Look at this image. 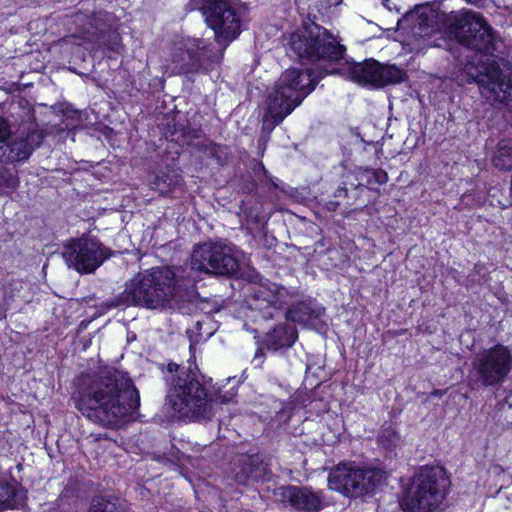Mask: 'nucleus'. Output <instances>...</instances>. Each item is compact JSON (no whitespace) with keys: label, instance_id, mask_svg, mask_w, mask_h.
<instances>
[{"label":"nucleus","instance_id":"f8f14e48","mask_svg":"<svg viewBox=\"0 0 512 512\" xmlns=\"http://www.w3.org/2000/svg\"><path fill=\"white\" fill-rule=\"evenodd\" d=\"M511 371V350L507 346L496 344L474 357L470 379L479 387H496L505 381Z\"/></svg>","mask_w":512,"mask_h":512},{"label":"nucleus","instance_id":"ddd939ff","mask_svg":"<svg viewBox=\"0 0 512 512\" xmlns=\"http://www.w3.org/2000/svg\"><path fill=\"white\" fill-rule=\"evenodd\" d=\"M203 14L207 25L223 49L241 32V19L231 0H204Z\"/></svg>","mask_w":512,"mask_h":512},{"label":"nucleus","instance_id":"1a4fd4ad","mask_svg":"<svg viewBox=\"0 0 512 512\" xmlns=\"http://www.w3.org/2000/svg\"><path fill=\"white\" fill-rule=\"evenodd\" d=\"M448 485L444 468L421 467L404 490L400 505L407 512H432L442 503Z\"/></svg>","mask_w":512,"mask_h":512},{"label":"nucleus","instance_id":"c85d7f7f","mask_svg":"<svg viewBox=\"0 0 512 512\" xmlns=\"http://www.w3.org/2000/svg\"><path fill=\"white\" fill-rule=\"evenodd\" d=\"M358 180L360 182L355 186V188L361 186L362 182H365L366 185H383L388 181V175L382 169H365L359 174Z\"/></svg>","mask_w":512,"mask_h":512},{"label":"nucleus","instance_id":"9d476101","mask_svg":"<svg viewBox=\"0 0 512 512\" xmlns=\"http://www.w3.org/2000/svg\"><path fill=\"white\" fill-rule=\"evenodd\" d=\"M386 479L387 474L381 468L340 463L330 471L328 486L345 496L358 498L373 495Z\"/></svg>","mask_w":512,"mask_h":512},{"label":"nucleus","instance_id":"cd10ccee","mask_svg":"<svg viewBox=\"0 0 512 512\" xmlns=\"http://www.w3.org/2000/svg\"><path fill=\"white\" fill-rule=\"evenodd\" d=\"M19 186L18 171L0 165V195L11 194Z\"/></svg>","mask_w":512,"mask_h":512},{"label":"nucleus","instance_id":"58836bf2","mask_svg":"<svg viewBox=\"0 0 512 512\" xmlns=\"http://www.w3.org/2000/svg\"><path fill=\"white\" fill-rule=\"evenodd\" d=\"M345 63H346V64H348V65H350V64H351V63H349V61H348V60H345ZM348 67H349V66H347V68H348Z\"/></svg>","mask_w":512,"mask_h":512},{"label":"nucleus","instance_id":"2eb2a0df","mask_svg":"<svg viewBox=\"0 0 512 512\" xmlns=\"http://www.w3.org/2000/svg\"><path fill=\"white\" fill-rule=\"evenodd\" d=\"M81 37L109 52L120 53L121 37L114 24V18L107 12H98L87 16L80 28Z\"/></svg>","mask_w":512,"mask_h":512},{"label":"nucleus","instance_id":"b1692460","mask_svg":"<svg viewBox=\"0 0 512 512\" xmlns=\"http://www.w3.org/2000/svg\"><path fill=\"white\" fill-rule=\"evenodd\" d=\"M87 512H126V507L114 495H99L92 499Z\"/></svg>","mask_w":512,"mask_h":512},{"label":"nucleus","instance_id":"0eeeda50","mask_svg":"<svg viewBox=\"0 0 512 512\" xmlns=\"http://www.w3.org/2000/svg\"><path fill=\"white\" fill-rule=\"evenodd\" d=\"M463 77L476 83L481 95L494 105L512 111V69L502 61L480 59L466 63Z\"/></svg>","mask_w":512,"mask_h":512},{"label":"nucleus","instance_id":"f03ea898","mask_svg":"<svg viewBox=\"0 0 512 512\" xmlns=\"http://www.w3.org/2000/svg\"><path fill=\"white\" fill-rule=\"evenodd\" d=\"M414 24L412 33L422 39L426 47L448 49L450 41L458 42L476 52L491 55L496 50V36L492 27L477 12L445 14L430 5H420L410 14Z\"/></svg>","mask_w":512,"mask_h":512},{"label":"nucleus","instance_id":"c9c22d12","mask_svg":"<svg viewBox=\"0 0 512 512\" xmlns=\"http://www.w3.org/2000/svg\"><path fill=\"white\" fill-rule=\"evenodd\" d=\"M465 1L470 4H478L481 0H465Z\"/></svg>","mask_w":512,"mask_h":512},{"label":"nucleus","instance_id":"4468645a","mask_svg":"<svg viewBox=\"0 0 512 512\" xmlns=\"http://www.w3.org/2000/svg\"><path fill=\"white\" fill-rule=\"evenodd\" d=\"M62 255L68 267L79 273L94 272L109 257L107 248L87 237L71 240L64 246Z\"/></svg>","mask_w":512,"mask_h":512},{"label":"nucleus","instance_id":"7c9ffc66","mask_svg":"<svg viewBox=\"0 0 512 512\" xmlns=\"http://www.w3.org/2000/svg\"><path fill=\"white\" fill-rule=\"evenodd\" d=\"M11 136V128L10 124L6 119L0 117V145H4L5 142Z\"/></svg>","mask_w":512,"mask_h":512},{"label":"nucleus","instance_id":"4be33fe9","mask_svg":"<svg viewBox=\"0 0 512 512\" xmlns=\"http://www.w3.org/2000/svg\"><path fill=\"white\" fill-rule=\"evenodd\" d=\"M297 336V330L292 324L281 323L267 332L264 345L268 350L276 352L280 349L291 347L295 343Z\"/></svg>","mask_w":512,"mask_h":512},{"label":"nucleus","instance_id":"ea45409f","mask_svg":"<svg viewBox=\"0 0 512 512\" xmlns=\"http://www.w3.org/2000/svg\"><path fill=\"white\" fill-rule=\"evenodd\" d=\"M345 63H346V64H348V65H350V64H351V63H349V61H348V60H345ZM348 67H349V66H347V68H348Z\"/></svg>","mask_w":512,"mask_h":512},{"label":"nucleus","instance_id":"bb28decb","mask_svg":"<svg viewBox=\"0 0 512 512\" xmlns=\"http://www.w3.org/2000/svg\"><path fill=\"white\" fill-rule=\"evenodd\" d=\"M492 163L500 170L509 171L512 169V145L508 141L502 140L499 142L492 157Z\"/></svg>","mask_w":512,"mask_h":512},{"label":"nucleus","instance_id":"393cba45","mask_svg":"<svg viewBox=\"0 0 512 512\" xmlns=\"http://www.w3.org/2000/svg\"><path fill=\"white\" fill-rule=\"evenodd\" d=\"M23 503V493L0 479V510L18 508Z\"/></svg>","mask_w":512,"mask_h":512},{"label":"nucleus","instance_id":"6e6552de","mask_svg":"<svg viewBox=\"0 0 512 512\" xmlns=\"http://www.w3.org/2000/svg\"><path fill=\"white\" fill-rule=\"evenodd\" d=\"M288 53L308 62L339 63L344 60L346 47L326 28L310 23L290 34Z\"/></svg>","mask_w":512,"mask_h":512},{"label":"nucleus","instance_id":"39448f33","mask_svg":"<svg viewBox=\"0 0 512 512\" xmlns=\"http://www.w3.org/2000/svg\"><path fill=\"white\" fill-rule=\"evenodd\" d=\"M316 83L310 70L291 68L283 72L267 94L262 130L271 133L314 90Z\"/></svg>","mask_w":512,"mask_h":512},{"label":"nucleus","instance_id":"e433bc0d","mask_svg":"<svg viewBox=\"0 0 512 512\" xmlns=\"http://www.w3.org/2000/svg\"><path fill=\"white\" fill-rule=\"evenodd\" d=\"M330 205H331V206L329 207L330 209H335V206L337 205V203H335V202H330Z\"/></svg>","mask_w":512,"mask_h":512},{"label":"nucleus","instance_id":"4c0bfd02","mask_svg":"<svg viewBox=\"0 0 512 512\" xmlns=\"http://www.w3.org/2000/svg\"><path fill=\"white\" fill-rule=\"evenodd\" d=\"M260 169H261L264 173H266V169H265V167H264L262 164H260Z\"/></svg>","mask_w":512,"mask_h":512},{"label":"nucleus","instance_id":"c756f323","mask_svg":"<svg viewBox=\"0 0 512 512\" xmlns=\"http://www.w3.org/2000/svg\"><path fill=\"white\" fill-rule=\"evenodd\" d=\"M399 433L391 426H383L378 436V442L385 448L391 449L400 443Z\"/></svg>","mask_w":512,"mask_h":512},{"label":"nucleus","instance_id":"f3484780","mask_svg":"<svg viewBox=\"0 0 512 512\" xmlns=\"http://www.w3.org/2000/svg\"><path fill=\"white\" fill-rule=\"evenodd\" d=\"M273 495L284 506L298 512H319L327 505L323 492L309 486H281Z\"/></svg>","mask_w":512,"mask_h":512},{"label":"nucleus","instance_id":"dca6fc26","mask_svg":"<svg viewBox=\"0 0 512 512\" xmlns=\"http://www.w3.org/2000/svg\"><path fill=\"white\" fill-rule=\"evenodd\" d=\"M348 78L361 85L383 87L403 81L404 72L394 65H382L374 59L352 62L348 67Z\"/></svg>","mask_w":512,"mask_h":512},{"label":"nucleus","instance_id":"6ab92c4d","mask_svg":"<svg viewBox=\"0 0 512 512\" xmlns=\"http://www.w3.org/2000/svg\"><path fill=\"white\" fill-rule=\"evenodd\" d=\"M287 290L277 284L271 283L261 285L253 294L250 307L258 310H268L264 312L265 318L274 317L271 311L281 310L286 304Z\"/></svg>","mask_w":512,"mask_h":512},{"label":"nucleus","instance_id":"9b49d317","mask_svg":"<svg viewBox=\"0 0 512 512\" xmlns=\"http://www.w3.org/2000/svg\"><path fill=\"white\" fill-rule=\"evenodd\" d=\"M187 273L195 276L198 273L213 274L219 276H232L239 270L237 249L231 243L207 242L193 250Z\"/></svg>","mask_w":512,"mask_h":512},{"label":"nucleus","instance_id":"2f4dec72","mask_svg":"<svg viewBox=\"0 0 512 512\" xmlns=\"http://www.w3.org/2000/svg\"><path fill=\"white\" fill-rule=\"evenodd\" d=\"M202 325H203V319H197L195 321V330L194 329H187V334L189 335V337L191 338L192 337V334H194L195 332L199 335V336H202Z\"/></svg>","mask_w":512,"mask_h":512},{"label":"nucleus","instance_id":"5701e85b","mask_svg":"<svg viewBox=\"0 0 512 512\" xmlns=\"http://www.w3.org/2000/svg\"><path fill=\"white\" fill-rule=\"evenodd\" d=\"M149 183L153 190L165 195L182 184V177L174 170H161L150 178Z\"/></svg>","mask_w":512,"mask_h":512},{"label":"nucleus","instance_id":"412c9836","mask_svg":"<svg viewBox=\"0 0 512 512\" xmlns=\"http://www.w3.org/2000/svg\"><path fill=\"white\" fill-rule=\"evenodd\" d=\"M204 58H210L204 40L197 39L194 41L193 47L187 49H179L173 55V63L175 64L173 73H191L197 72L203 68Z\"/></svg>","mask_w":512,"mask_h":512},{"label":"nucleus","instance_id":"72a5a7b5","mask_svg":"<svg viewBox=\"0 0 512 512\" xmlns=\"http://www.w3.org/2000/svg\"><path fill=\"white\" fill-rule=\"evenodd\" d=\"M382 4L388 9L392 10V7L390 6V0H382Z\"/></svg>","mask_w":512,"mask_h":512},{"label":"nucleus","instance_id":"aec40b11","mask_svg":"<svg viewBox=\"0 0 512 512\" xmlns=\"http://www.w3.org/2000/svg\"><path fill=\"white\" fill-rule=\"evenodd\" d=\"M233 477L238 484H246L249 481H258L269 473L267 463L259 454L241 455L233 462Z\"/></svg>","mask_w":512,"mask_h":512},{"label":"nucleus","instance_id":"a878e982","mask_svg":"<svg viewBox=\"0 0 512 512\" xmlns=\"http://www.w3.org/2000/svg\"><path fill=\"white\" fill-rule=\"evenodd\" d=\"M319 315L320 311L312 309L309 305L305 303H300L298 305L293 306L286 314L288 320L303 325H308L312 323V321L318 318Z\"/></svg>","mask_w":512,"mask_h":512},{"label":"nucleus","instance_id":"423d86ee","mask_svg":"<svg viewBox=\"0 0 512 512\" xmlns=\"http://www.w3.org/2000/svg\"><path fill=\"white\" fill-rule=\"evenodd\" d=\"M463 77L476 83L481 95L494 105L512 111V69L502 61L480 59L466 63Z\"/></svg>","mask_w":512,"mask_h":512},{"label":"nucleus","instance_id":"473e14b6","mask_svg":"<svg viewBox=\"0 0 512 512\" xmlns=\"http://www.w3.org/2000/svg\"><path fill=\"white\" fill-rule=\"evenodd\" d=\"M347 195H348V189L346 187H339L335 191L336 198L347 197Z\"/></svg>","mask_w":512,"mask_h":512},{"label":"nucleus","instance_id":"20e7f679","mask_svg":"<svg viewBox=\"0 0 512 512\" xmlns=\"http://www.w3.org/2000/svg\"><path fill=\"white\" fill-rule=\"evenodd\" d=\"M168 375L166 404L177 413L178 417L187 421H209L215 413V405L226 404L235 397L234 392L214 394L209 392L203 383V376L198 369L180 367L176 363L167 365Z\"/></svg>","mask_w":512,"mask_h":512},{"label":"nucleus","instance_id":"a211bd4d","mask_svg":"<svg viewBox=\"0 0 512 512\" xmlns=\"http://www.w3.org/2000/svg\"><path fill=\"white\" fill-rule=\"evenodd\" d=\"M44 139L43 131L33 128L26 133L21 132L4 145H0V162L15 164L25 162L38 148Z\"/></svg>","mask_w":512,"mask_h":512},{"label":"nucleus","instance_id":"f704fd0d","mask_svg":"<svg viewBox=\"0 0 512 512\" xmlns=\"http://www.w3.org/2000/svg\"><path fill=\"white\" fill-rule=\"evenodd\" d=\"M327 74H332V73H341L340 69H332L330 71H326Z\"/></svg>","mask_w":512,"mask_h":512},{"label":"nucleus","instance_id":"f257e3e1","mask_svg":"<svg viewBox=\"0 0 512 512\" xmlns=\"http://www.w3.org/2000/svg\"><path fill=\"white\" fill-rule=\"evenodd\" d=\"M76 385L75 407L95 424L116 426L139 409V391L126 372L106 369L81 374Z\"/></svg>","mask_w":512,"mask_h":512},{"label":"nucleus","instance_id":"7ed1b4c3","mask_svg":"<svg viewBox=\"0 0 512 512\" xmlns=\"http://www.w3.org/2000/svg\"><path fill=\"white\" fill-rule=\"evenodd\" d=\"M196 282V277L183 268H151L136 274L125 290L106 306L156 309L173 302L183 315H196L200 310Z\"/></svg>","mask_w":512,"mask_h":512}]
</instances>
